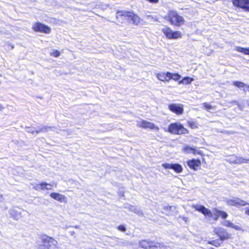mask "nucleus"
I'll return each instance as SVG.
<instances>
[{
	"label": "nucleus",
	"instance_id": "nucleus-1",
	"mask_svg": "<svg viewBox=\"0 0 249 249\" xmlns=\"http://www.w3.org/2000/svg\"><path fill=\"white\" fill-rule=\"evenodd\" d=\"M57 241L53 237L44 235L40 237L39 249H57Z\"/></svg>",
	"mask_w": 249,
	"mask_h": 249
},
{
	"label": "nucleus",
	"instance_id": "nucleus-2",
	"mask_svg": "<svg viewBox=\"0 0 249 249\" xmlns=\"http://www.w3.org/2000/svg\"><path fill=\"white\" fill-rule=\"evenodd\" d=\"M116 18L120 20V18L123 20L124 18H126L128 20H131L134 25H138L141 21V19L136 14L131 12L120 11H118L116 15Z\"/></svg>",
	"mask_w": 249,
	"mask_h": 249
},
{
	"label": "nucleus",
	"instance_id": "nucleus-3",
	"mask_svg": "<svg viewBox=\"0 0 249 249\" xmlns=\"http://www.w3.org/2000/svg\"><path fill=\"white\" fill-rule=\"evenodd\" d=\"M168 19L172 24L178 26L182 25L184 22L183 18L174 11L169 12Z\"/></svg>",
	"mask_w": 249,
	"mask_h": 249
},
{
	"label": "nucleus",
	"instance_id": "nucleus-4",
	"mask_svg": "<svg viewBox=\"0 0 249 249\" xmlns=\"http://www.w3.org/2000/svg\"><path fill=\"white\" fill-rule=\"evenodd\" d=\"M168 132L173 134L180 135L188 133L187 129L178 123H172L169 125Z\"/></svg>",
	"mask_w": 249,
	"mask_h": 249
},
{
	"label": "nucleus",
	"instance_id": "nucleus-5",
	"mask_svg": "<svg viewBox=\"0 0 249 249\" xmlns=\"http://www.w3.org/2000/svg\"><path fill=\"white\" fill-rule=\"evenodd\" d=\"M139 247L141 249H159L158 243L146 240L140 241Z\"/></svg>",
	"mask_w": 249,
	"mask_h": 249
},
{
	"label": "nucleus",
	"instance_id": "nucleus-6",
	"mask_svg": "<svg viewBox=\"0 0 249 249\" xmlns=\"http://www.w3.org/2000/svg\"><path fill=\"white\" fill-rule=\"evenodd\" d=\"M32 28L36 32H39L44 34H49L51 31V28L49 27L40 22L35 23L33 25Z\"/></svg>",
	"mask_w": 249,
	"mask_h": 249
},
{
	"label": "nucleus",
	"instance_id": "nucleus-7",
	"mask_svg": "<svg viewBox=\"0 0 249 249\" xmlns=\"http://www.w3.org/2000/svg\"><path fill=\"white\" fill-rule=\"evenodd\" d=\"M227 203L230 206L236 207L245 206L247 205H249V203L237 197H234L232 199L227 200Z\"/></svg>",
	"mask_w": 249,
	"mask_h": 249
},
{
	"label": "nucleus",
	"instance_id": "nucleus-8",
	"mask_svg": "<svg viewBox=\"0 0 249 249\" xmlns=\"http://www.w3.org/2000/svg\"><path fill=\"white\" fill-rule=\"evenodd\" d=\"M213 232L219 237L220 240L222 241L230 238L229 234L226 230L222 228H214Z\"/></svg>",
	"mask_w": 249,
	"mask_h": 249
},
{
	"label": "nucleus",
	"instance_id": "nucleus-9",
	"mask_svg": "<svg viewBox=\"0 0 249 249\" xmlns=\"http://www.w3.org/2000/svg\"><path fill=\"white\" fill-rule=\"evenodd\" d=\"M234 6L249 12V0H233Z\"/></svg>",
	"mask_w": 249,
	"mask_h": 249
},
{
	"label": "nucleus",
	"instance_id": "nucleus-10",
	"mask_svg": "<svg viewBox=\"0 0 249 249\" xmlns=\"http://www.w3.org/2000/svg\"><path fill=\"white\" fill-rule=\"evenodd\" d=\"M169 109L177 115H181L183 112V106L181 104H172L169 105Z\"/></svg>",
	"mask_w": 249,
	"mask_h": 249
},
{
	"label": "nucleus",
	"instance_id": "nucleus-11",
	"mask_svg": "<svg viewBox=\"0 0 249 249\" xmlns=\"http://www.w3.org/2000/svg\"><path fill=\"white\" fill-rule=\"evenodd\" d=\"M192 207L195 209L196 211L202 213L205 216H208L209 217H212L213 216V214L211 211L205 208L204 206L200 205H193Z\"/></svg>",
	"mask_w": 249,
	"mask_h": 249
},
{
	"label": "nucleus",
	"instance_id": "nucleus-12",
	"mask_svg": "<svg viewBox=\"0 0 249 249\" xmlns=\"http://www.w3.org/2000/svg\"><path fill=\"white\" fill-rule=\"evenodd\" d=\"M137 125L139 127L145 129H155L157 131L159 130V128L158 126H156L153 123L145 120H142L141 122L138 123Z\"/></svg>",
	"mask_w": 249,
	"mask_h": 249
},
{
	"label": "nucleus",
	"instance_id": "nucleus-13",
	"mask_svg": "<svg viewBox=\"0 0 249 249\" xmlns=\"http://www.w3.org/2000/svg\"><path fill=\"white\" fill-rule=\"evenodd\" d=\"M165 169H173L176 172L179 173L182 171V168L181 165L175 163H163L162 165Z\"/></svg>",
	"mask_w": 249,
	"mask_h": 249
},
{
	"label": "nucleus",
	"instance_id": "nucleus-14",
	"mask_svg": "<svg viewBox=\"0 0 249 249\" xmlns=\"http://www.w3.org/2000/svg\"><path fill=\"white\" fill-rule=\"evenodd\" d=\"M187 164L188 166L191 168L194 169V170H196L197 167H199L201 165V162L199 160H189L187 162Z\"/></svg>",
	"mask_w": 249,
	"mask_h": 249
},
{
	"label": "nucleus",
	"instance_id": "nucleus-15",
	"mask_svg": "<svg viewBox=\"0 0 249 249\" xmlns=\"http://www.w3.org/2000/svg\"><path fill=\"white\" fill-rule=\"evenodd\" d=\"M50 196L54 199L59 201L60 202H66V197L65 196L57 193H52L50 194Z\"/></svg>",
	"mask_w": 249,
	"mask_h": 249
},
{
	"label": "nucleus",
	"instance_id": "nucleus-16",
	"mask_svg": "<svg viewBox=\"0 0 249 249\" xmlns=\"http://www.w3.org/2000/svg\"><path fill=\"white\" fill-rule=\"evenodd\" d=\"M9 213L14 219L18 220L21 217V213L18 212L15 209H10L9 211Z\"/></svg>",
	"mask_w": 249,
	"mask_h": 249
},
{
	"label": "nucleus",
	"instance_id": "nucleus-17",
	"mask_svg": "<svg viewBox=\"0 0 249 249\" xmlns=\"http://www.w3.org/2000/svg\"><path fill=\"white\" fill-rule=\"evenodd\" d=\"M223 225L228 227L232 228L237 231H243V229L238 225H235L229 220H225L223 223Z\"/></svg>",
	"mask_w": 249,
	"mask_h": 249
},
{
	"label": "nucleus",
	"instance_id": "nucleus-18",
	"mask_svg": "<svg viewBox=\"0 0 249 249\" xmlns=\"http://www.w3.org/2000/svg\"><path fill=\"white\" fill-rule=\"evenodd\" d=\"M184 151L186 153H192L194 154H201V152L193 147H191L189 146H186L184 148Z\"/></svg>",
	"mask_w": 249,
	"mask_h": 249
},
{
	"label": "nucleus",
	"instance_id": "nucleus-19",
	"mask_svg": "<svg viewBox=\"0 0 249 249\" xmlns=\"http://www.w3.org/2000/svg\"><path fill=\"white\" fill-rule=\"evenodd\" d=\"M54 127H50L47 126H43L42 127H39L36 130V134H38L39 132H45L54 129Z\"/></svg>",
	"mask_w": 249,
	"mask_h": 249
},
{
	"label": "nucleus",
	"instance_id": "nucleus-20",
	"mask_svg": "<svg viewBox=\"0 0 249 249\" xmlns=\"http://www.w3.org/2000/svg\"><path fill=\"white\" fill-rule=\"evenodd\" d=\"M162 32L168 39H170L173 31L170 28L165 27L162 29Z\"/></svg>",
	"mask_w": 249,
	"mask_h": 249
},
{
	"label": "nucleus",
	"instance_id": "nucleus-21",
	"mask_svg": "<svg viewBox=\"0 0 249 249\" xmlns=\"http://www.w3.org/2000/svg\"><path fill=\"white\" fill-rule=\"evenodd\" d=\"M129 209L130 211L134 212L139 215H142L143 214L141 209L138 207L130 206L129 207Z\"/></svg>",
	"mask_w": 249,
	"mask_h": 249
},
{
	"label": "nucleus",
	"instance_id": "nucleus-22",
	"mask_svg": "<svg viewBox=\"0 0 249 249\" xmlns=\"http://www.w3.org/2000/svg\"><path fill=\"white\" fill-rule=\"evenodd\" d=\"M166 77L169 78V79H174L175 80H178L180 79V76L178 73H172L169 72H167L166 73Z\"/></svg>",
	"mask_w": 249,
	"mask_h": 249
},
{
	"label": "nucleus",
	"instance_id": "nucleus-23",
	"mask_svg": "<svg viewBox=\"0 0 249 249\" xmlns=\"http://www.w3.org/2000/svg\"><path fill=\"white\" fill-rule=\"evenodd\" d=\"M235 50L239 52L243 53L245 54H249V48H244L240 47H237Z\"/></svg>",
	"mask_w": 249,
	"mask_h": 249
},
{
	"label": "nucleus",
	"instance_id": "nucleus-24",
	"mask_svg": "<svg viewBox=\"0 0 249 249\" xmlns=\"http://www.w3.org/2000/svg\"><path fill=\"white\" fill-rule=\"evenodd\" d=\"M222 243V241L220 240V239H217L214 240H212L211 241H209L208 242L209 244L213 245L215 247H219Z\"/></svg>",
	"mask_w": 249,
	"mask_h": 249
},
{
	"label": "nucleus",
	"instance_id": "nucleus-25",
	"mask_svg": "<svg viewBox=\"0 0 249 249\" xmlns=\"http://www.w3.org/2000/svg\"><path fill=\"white\" fill-rule=\"evenodd\" d=\"M181 37V33L179 31L173 32L170 39H177Z\"/></svg>",
	"mask_w": 249,
	"mask_h": 249
},
{
	"label": "nucleus",
	"instance_id": "nucleus-26",
	"mask_svg": "<svg viewBox=\"0 0 249 249\" xmlns=\"http://www.w3.org/2000/svg\"><path fill=\"white\" fill-rule=\"evenodd\" d=\"M175 208L174 206H164L163 207L164 213L167 215L171 214L170 212L172 208Z\"/></svg>",
	"mask_w": 249,
	"mask_h": 249
},
{
	"label": "nucleus",
	"instance_id": "nucleus-27",
	"mask_svg": "<svg viewBox=\"0 0 249 249\" xmlns=\"http://www.w3.org/2000/svg\"><path fill=\"white\" fill-rule=\"evenodd\" d=\"M44 182H42V183H41L40 184H37L36 185L35 187H34V188L36 190H37V191H39V190H46L45 189V185H43V184H44Z\"/></svg>",
	"mask_w": 249,
	"mask_h": 249
},
{
	"label": "nucleus",
	"instance_id": "nucleus-28",
	"mask_svg": "<svg viewBox=\"0 0 249 249\" xmlns=\"http://www.w3.org/2000/svg\"><path fill=\"white\" fill-rule=\"evenodd\" d=\"M246 159H245L242 157H236L235 163V164H241L245 163Z\"/></svg>",
	"mask_w": 249,
	"mask_h": 249
},
{
	"label": "nucleus",
	"instance_id": "nucleus-29",
	"mask_svg": "<svg viewBox=\"0 0 249 249\" xmlns=\"http://www.w3.org/2000/svg\"><path fill=\"white\" fill-rule=\"evenodd\" d=\"M236 156L235 155H232L231 156H229L227 159L226 161L230 163H235V160H236Z\"/></svg>",
	"mask_w": 249,
	"mask_h": 249
},
{
	"label": "nucleus",
	"instance_id": "nucleus-30",
	"mask_svg": "<svg viewBox=\"0 0 249 249\" xmlns=\"http://www.w3.org/2000/svg\"><path fill=\"white\" fill-rule=\"evenodd\" d=\"M216 213H218V216L221 217L222 218L225 219L228 216V214L223 211H217Z\"/></svg>",
	"mask_w": 249,
	"mask_h": 249
},
{
	"label": "nucleus",
	"instance_id": "nucleus-31",
	"mask_svg": "<svg viewBox=\"0 0 249 249\" xmlns=\"http://www.w3.org/2000/svg\"><path fill=\"white\" fill-rule=\"evenodd\" d=\"M233 85L239 88L244 87L246 85L244 83L239 81L233 82Z\"/></svg>",
	"mask_w": 249,
	"mask_h": 249
},
{
	"label": "nucleus",
	"instance_id": "nucleus-32",
	"mask_svg": "<svg viewBox=\"0 0 249 249\" xmlns=\"http://www.w3.org/2000/svg\"><path fill=\"white\" fill-rule=\"evenodd\" d=\"M192 81H193V78H191L190 77H187L184 78L182 80L181 82L183 83V84H190Z\"/></svg>",
	"mask_w": 249,
	"mask_h": 249
},
{
	"label": "nucleus",
	"instance_id": "nucleus-33",
	"mask_svg": "<svg viewBox=\"0 0 249 249\" xmlns=\"http://www.w3.org/2000/svg\"><path fill=\"white\" fill-rule=\"evenodd\" d=\"M166 75L164 73H159L157 74V78L161 81H164L166 79Z\"/></svg>",
	"mask_w": 249,
	"mask_h": 249
},
{
	"label": "nucleus",
	"instance_id": "nucleus-34",
	"mask_svg": "<svg viewBox=\"0 0 249 249\" xmlns=\"http://www.w3.org/2000/svg\"><path fill=\"white\" fill-rule=\"evenodd\" d=\"M51 55L55 57H58L60 53V52L57 50H53L52 52L50 53Z\"/></svg>",
	"mask_w": 249,
	"mask_h": 249
},
{
	"label": "nucleus",
	"instance_id": "nucleus-35",
	"mask_svg": "<svg viewBox=\"0 0 249 249\" xmlns=\"http://www.w3.org/2000/svg\"><path fill=\"white\" fill-rule=\"evenodd\" d=\"M203 106L207 110H210L211 109L213 108V107L211 105H209V104H208L207 103H203Z\"/></svg>",
	"mask_w": 249,
	"mask_h": 249
},
{
	"label": "nucleus",
	"instance_id": "nucleus-36",
	"mask_svg": "<svg viewBox=\"0 0 249 249\" xmlns=\"http://www.w3.org/2000/svg\"><path fill=\"white\" fill-rule=\"evenodd\" d=\"M43 185H45L46 190H50L52 189L53 185L47 183L46 182H44V184H43Z\"/></svg>",
	"mask_w": 249,
	"mask_h": 249
},
{
	"label": "nucleus",
	"instance_id": "nucleus-37",
	"mask_svg": "<svg viewBox=\"0 0 249 249\" xmlns=\"http://www.w3.org/2000/svg\"><path fill=\"white\" fill-rule=\"evenodd\" d=\"M117 229L121 231L124 232L126 231V228L124 225H120L117 227Z\"/></svg>",
	"mask_w": 249,
	"mask_h": 249
},
{
	"label": "nucleus",
	"instance_id": "nucleus-38",
	"mask_svg": "<svg viewBox=\"0 0 249 249\" xmlns=\"http://www.w3.org/2000/svg\"><path fill=\"white\" fill-rule=\"evenodd\" d=\"M28 132L29 133H32L33 134H35V133L36 134V130H35L33 128H29L28 130Z\"/></svg>",
	"mask_w": 249,
	"mask_h": 249
},
{
	"label": "nucleus",
	"instance_id": "nucleus-39",
	"mask_svg": "<svg viewBox=\"0 0 249 249\" xmlns=\"http://www.w3.org/2000/svg\"><path fill=\"white\" fill-rule=\"evenodd\" d=\"M179 218H181L183 221H184L186 223L188 221V217L185 216H179Z\"/></svg>",
	"mask_w": 249,
	"mask_h": 249
},
{
	"label": "nucleus",
	"instance_id": "nucleus-40",
	"mask_svg": "<svg viewBox=\"0 0 249 249\" xmlns=\"http://www.w3.org/2000/svg\"><path fill=\"white\" fill-rule=\"evenodd\" d=\"M189 125L192 127V128H194V127L196 126V125H195V124L194 123H193V122H189Z\"/></svg>",
	"mask_w": 249,
	"mask_h": 249
},
{
	"label": "nucleus",
	"instance_id": "nucleus-41",
	"mask_svg": "<svg viewBox=\"0 0 249 249\" xmlns=\"http://www.w3.org/2000/svg\"><path fill=\"white\" fill-rule=\"evenodd\" d=\"M245 213L247 215H249V208L247 207L245 208Z\"/></svg>",
	"mask_w": 249,
	"mask_h": 249
},
{
	"label": "nucleus",
	"instance_id": "nucleus-42",
	"mask_svg": "<svg viewBox=\"0 0 249 249\" xmlns=\"http://www.w3.org/2000/svg\"><path fill=\"white\" fill-rule=\"evenodd\" d=\"M4 108V107L2 106V105L0 104V111H2Z\"/></svg>",
	"mask_w": 249,
	"mask_h": 249
},
{
	"label": "nucleus",
	"instance_id": "nucleus-43",
	"mask_svg": "<svg viewBox=\"0 0 249 249\" xmlns=\"http://www.w3.org/2000/svg\"><path fill=\"white\" fill-rule=\"evenodd\" d=\"M70 234L71 235H73L75 234V232L74 231H70Z\"/></svg>",
	"mask_w": 249,
	"mask_h": 249
},
{
	"label": "nucleus",
	"instance_id": "nucleus-44",
	"mask_svg": "<svg viewBox=\"0 0 249 249\" xmlns=\"http://www.w3.org/2000/svg\"><path fill=\"white\" fill-rule=\"evenodd\" d=\"M219 216H218V213H217V215L215 216V217L214 218V220H216L217 219H218V217H219Z\"/></svg>",
	"mask_w": 249,
	"mask_h": 249
},
{
	"label": "nucleus",
	"instance_id": "nucleus-45",
	"mask_svg": "<svg viewBox=\"0 0 249 249\" xmlns=\"http://www.w3.org/2000/svg\"><path fill=\"white\" fill-rule=\"evenodd\" d=\"M74 227L76 229H79V226L76 225V226H75Z\"/></svg>",
	"mask_w": 249,
	"mask_h": 249
},
{
	"label": "nucleus",
	"instance_id": "nucleus-46",
	"mask_svg": "<svg viewBox=\"0 0 249 249\" xmlns=\"http://www.w3.org/2000/svg\"><path fill=\"white\" fill-rule=\"evenodd\" d=\"M249 160H246L245 161V163H249Z\"/></svg>",
	"mask_w": 249,
	"mask_h": 249
},
{
	"label": "nucleus",
	"instance_id": "nucleus-47",
	"mask_svg": "<svg viewBox=\"0 0 249 249\" xmlns=\"http://www.w3.org/2000/svg\"><path fill=\"white\" fill-rule=\"evenodd\" d=\"M247 105L249 106V100L247 101Z\"/></svg>",
	"mask_w": 249,
	"mask_h": 249
},
{
	"label": "nucleus",
	"instance_id": "nucleus-48",
	"mask_svg": "<svg viewBox=\"0 0 249 249\" xmlns=\"http://www.w3.org/2000/svg\"><path fill=\"white\" fill-rule=\"evenodd\" d=\"M2 196L1 195H0V198H1V197H2ZM0 201H1L0 200Z\"/></svg>",
	"mask_w": 249,
	"mask_h": 249
},
{
	"label": "nucleus",
	"instance_id": "nucleus-49",
	"mask_svg": "<svg viewBox=\"0 0 249 249\" xmlns=\"http://www.w3.org/2000/svg\"><path fill=\"white\" fill-rule=\"evenodd\" d=\"M248 87V88L249 89V86Z\"/></svg>",
	"mask_w": 249,
	"mask_h": 249
}]
</instances>
